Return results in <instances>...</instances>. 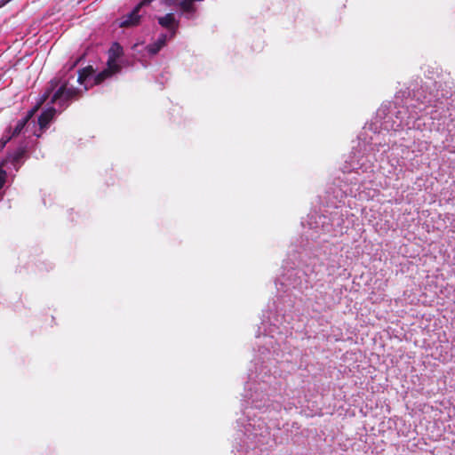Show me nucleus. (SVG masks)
Masks as SVG:
<instances>
[{
	"label": "nucleus",
	"mask_w": 455,
	"mask_h": 455,
	"mask_svg": "<svg viewBox=\"0 0 455 455\" xmlns=\"http://www.w3.org/2000/svg\"><path fill=\"white\" fill-rule=\"evenodd\" d=\"M123 54L122 46L114 43L108 50V67L102 72L98 75L94 74V69L92 66H88L79 72L77 82L84 85V91H87L89 87L98 84L104 81L107 77H109L115 73L120 70V65L118 59Z\"/></svg>",
	"instance_id": "obj_2"
},
{
	"label": "nucleus",
	"mask_w": 455,
	"mask_h": 455,
	"mask_svg": "<svg viewBox=\"0 0 455 455\" xmlns=\"http://www.w3.org/2000/svg\"><path fill=\"white\" fill-rule=\"evenodd\" d=\"M7 164V161H4L0 165V190L4 188L5 182H6V177H7V172L6 170H4V166Z\"/></svg>",
	"instance_id": "obj_6"
},
{
	"label": "nucleus",
	"mask_w": 455,
	"mask_h": 455,
	"mask_svg": "<svg viewBox=\"0 0 455 455\" xmlns=\"http://www.w3.org/2000/svg\"><path fill=\"white\" fill-rule=\"evenodd\" d=\"M20 154H18V155H16V156L13 157V159H12V162H13L12 164H13V165H14L15 170H17V169H18V167H17V165H16V162L18 161V159L20 158Z\"/></svg>",
	"instance_id": "obj_7"
},
{
	"label": "nucleus",
	"mask_w": 455,
	"mask_h": 455,
	"mask_svg": "<svg viewBox=\"0 0 455 455\" xmlns=\"http://www.w3.org/2000/svg\"><path fill=\"white\" fill-rule=\"evenodd\" d=\"M80 92V89H76L73 86H69L68 84H60L58 81H52L50 88L41 96L37 104L28 112V116L18 122L16 124L13 135L19 134L26 125L28 119L34 115L38 108L48 99H50V104L52 106L46 108L38 118V125L41 131L46 129L52 120L57 108L54 106H58L60 109L66 106L68 100L74 98Z\"/></svg>",
	"instance_id": "obj_1"
},
{
	"label": "nucleus",
	"mask_w": 455,
	"mask_h": 455,
	"mask_svg": "<svg viewBox=\"0 0 455 455\" xmlns=\"http://www.w3.org/2000/svg\"><path fill=\"white\" fill-rule=\"evenodd\" d=\"M263 433L268 434V431H267V427H265L264 431H262V432L260 433V435H262Z\"/></svg>",
	"instance_id": "obj_8"
},
{
	"label": "nucleus",
	"mask_w": 455,
	"mask_h": 455,
	"mask_svg": "<svg viewBox=\"0 0 455 455\" xmlns=\"http://www.w3.org/2000/svg\"><path fill=\"white\" fill-rule=\"evenodd\" d=\"M152 0H143L133 9L132 12H131L130 13L122 17L119 20V27H132L139 24L140 19V15L139 14V12L140 8L144 5L150 4Z\"/></svg>",
	"instance_id": "obj_4"
},
{
	"label": "nucleus",
	"mask_w": 455,
	"mask_h": 455,
	"mask_svg": "<svg viewBox=\"0 0 455 455\" xmlns=\"http://www.w3.org/2000/svg\"><path fill=\"white\" fill-rule=\"evenodd\" d=\"M158 23L164 28L169 30V38L174 37L179 26V21L175 19L173 13H167L158 18Z\"/></svg>",
	"instance_id": "obj_5"
},
{
	"label": "nucleus",
	"mask_w": 455,
	"mask_h": 455,
	"mask_svg": "<svg viewBox=\"0 0 455 455\" xmlns=\"http://www.w3.org/2000/svg\"><path fill=\"white\" fill-rule=\"evenodd\" d=\"M168 34H161L158 38L152 44L147 45L143 50L140 47L142 44H135L132 49L137 53L141 54V57H152L157 54L165 45L168 40H170Z\"/></svg>",
	"instance_id": "obj_3"
},
{
	"label": "nucleus",
	"mask_w": 455,
	"mask_h": 455,
	"mask_svg": "<svg viewBox=\"0 0 455 455\" xmlns=\"http://www.w3.org/2000/svg\"><path fill=\"white\" fill-rule=\"evenodd\" d=\"M35 134H36L37 137H40V135H41L40 133H36V132H35Z\"/></svg>",
	"instance_id": "obj_9"
}]
</instances>
